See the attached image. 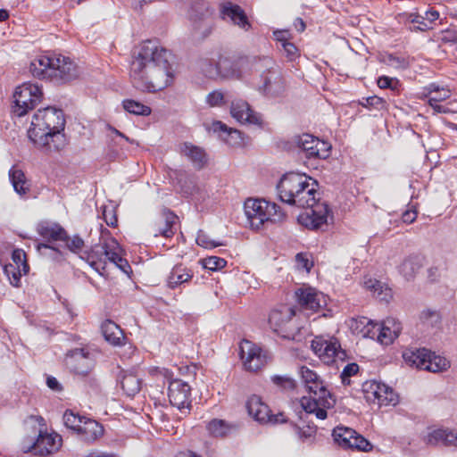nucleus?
<instances>
[{"mask_svg": "<svg viewBox=\"0 0 457 457\" xmlns=\"http://www.w3.org/2000/svg\"><path fill=\"white\" fill-rule=\"evenodd\" d=\"M317 188L318 182L315 179L295 173L284 175L277 186L281 202L299 208H310V211L298 216V221L313 230L328 225L330 212L325 202H319Z\"/></svg>", "mask_w": 457, "mask_h": 457, "instance_id": "f257e3e1", "label": "nucleus"}, {"mask_svg": "<svg viewBox=\"0 0 457 457\" xmlns=\"http://www.w3.org/2000/svg\"><path fill=\"white\" fill-rule=\"evenodd\" d=\"M170 52L157 41L146 40L135 47L130 63V78L137 89L160 91L171 82Z\"/></svg>", "mask_w": 457, "mask_h": 457, "instance_id": "f03ea898", "label": "nucleus"}, {"mask_svg": "<svg viewBox=\"0 0 457 457\" xmlns=\"http://www.w3.org/2000/svg\"><path fill=\"white\" fill-rule=\"evenodd\" d=\"M65 118L62 110L46 107L33 115L28 137L39 148L59 151L65 145Z\"/></svg>", "mask_w": 457, "mask_h": 457, "instance_id": "7ed1b4c3", "label": "nucleus"}, {"mask_svg": "<svg viewBox=\"0 0 457 457\" xmlns=\"http://www.w3.org/2000/svg\"><path fill=\"white\" fill-rule=\"evenodd\" d=\"M301 378L309 391L311 396H303L300 400L302 408L306 413H314L320 420H325L328 416L327 409L335 405V399L327 389L324 381L312 370L302 366L299 371Z\"/></svg>", "mask_w": 457, "mask_h": 457, "instance_id": "20e7f679", "label": "nucleus"}, {"mask_svg": "<svg viewBox=\"0 0 457 457\" xmlns=\"http://www.w3.org/2000/svg\"><path fill=\"white\" fill-rule=\"evenodd\" d=\"M253 71L260 76L256 89L266 97L281 96L286 89L285 80L276 62L270 56L254 57L252 60Z\"/></svg>", "mask_w": 457, "mask_h": 457, "instance_id": "39448f33", "label": "nucleus"}, {"mask_svg": "<svg viewBox=\"0 0 457 457\" xmlns=\"http://www.w3.org/2000/svg\"><path fill=\"white\" fill-rule=\"evenodd\" d=\"M244 209L247 220L253 229H259L265 221L278 223L287 218L280 206L264 199L249 198L245 202Z\"/></svg>", "mask_w": 457, "mask_h": 457, "instance_id": "423d86ee", "label": "nucleus"}, {"mask_svg": "<svg viewBox=\"0 0 457 457\" xmlns=\"http://www.w3.org/2000/svg\"><path fill=\"white\" fill-rule=\"evenodd\" d=\"M37 422L39 426L38 436L35 441L30 440L28 445H22L24 453H32L38 457H48L56 453L62 446V437L57 434L43 432L46 427L44 419L41 416L31 415L28 417L27 422Z\"/></svg>", "mask_w": 457, "mask_h": 457, "instance_id": "0eeeda50", "label": "nucleus"}, {"mask_svg": "<svg viewBox=\"0 0 457 457\" xmlns=\"http://www.w3.org/2000/svg\"><path fill=\"white\" fill-rule=\"evenodd\" d=\"M403 358L410 366L431 372L446 370L450 367V362L445 357L436 355L426 348H407L403 353Z\"/></svg>", "mask_w": 457, "mask_h": 457, "instance_id": "6e6552de", "label": "nucleus"}, {"mask_svg": "<svg viewBox=\"0 0 457 457\" xmlns=\"http://www.w3.org/2000/svg\"><path fill=\"white\" fill-rule=\"evenodd\" d=\"M13 97L15 104L13 112L17 116L21 117L41 102L43 93L37 85L25 82L16 87Z\"/></svg>", "mask_w": 457, "mask_h": 457, "instance_id": "1a4fd4ad", "label": "nucleus"}, {"mask_svg": "<svg viewBox=\"0 0 457 457\" xmlns=\"http://www.w3.org/2000/svg\"><path fill=\"white\" fill-rule=\"evenodd\" d=\"M115 249H120V245L116 239L111 238L103 244L95 245L88 251H84L80 258L100 275H104L107 262L111 261V255Z\"/></svg>", "mask_w": 457, "mask_h": 457, "instance_id": "9d476101", "label": "nucleus"}, {"mask_svg": "<svg viewBox=\"0 0 457 457\" xmlns=\"http://www.w3.org/2000/svg\"><path fill=\"white\" fill-rule=\"evenodd\" d=\"M363 393L367 402L377 403L379 407L398 403V395L393 388L378 381L364 383Z\"/></svg>", "mask_w": 457, "mask_h": 457, "instance_id": "9b49d317", "label": "nucleus"}, {"mask_svg": "<svg viewBox=\"0 0 457 457\" xmlns=\"http://www.w3.org/2000/svg\"><path fill=\"white\" fill-rule=\"evenodd\" d=\"M312 349L326 364H332L337 359L345 360L346 353L336 338L328 340L323 337H316L312 341Z\"/></svg>", "mask_w": 457, "mask_h": 457, "instance_id": "f8f14e48", "label": "nucleus"}, {"mask_svg": "<svg viewBox=\"0 0 457 457\" xmlns=\"http://www.w3.org/2000/svg\"><path fill=\"white\" fill-rule=\"evenodd\" d=\"M246 409L250 416L260 423H283L286 422L283 413L271 414L269 406L262 402L259 395H253L246 402Z\"/></svg>", "mask_w": 457, "mask_h": 457, "instance_id": "ddd939ff", "label": "nucleus"}, {"mask_svg": "<svg viewBox=\"0 0 457 457\" xmlns=\"http://www.w3.org/2000/svg\"><path fill=\"white\" fill-rule=\"evenodd\" d=\"M240 355L246 370L256 372L267 363L266 355L258 345L248 340H243L240 345Z\"/></svg>", "mask_w": 457, "mask_h": 457, "instance_id": "4468645a", "label": "nucleus"}, {"mask_svg": "<svg viewBox=\"0 0 457 457\" xmlns=\"http://www.w3.org/2000/svg\"><path fill=\"white\" fill-rule=\"evenodd\" d=\"M295 296L299 306L304 311L317 312L327 305L325 295L311 287L297 289Z\"/></svg>", "mask_w": 457, "mask_h": 457, "instance_id": "2eb2a0df", "label": "nucleus"}, {"mask_svg": "<svg viewBox=\"0 0 457 457\" xmlns=\"http://www.w3.org/2000/svg\"><path fill=\"white\" fill-rule=\"evenodd\" d=\"M54 66L51 80L58 83L70 82L79 76L77 65L69 58L62 55H55L54 59Z\"/></svg>", "mask_w": 457, "mask_h": 457, "instance_id": "dca6fc26", "label": "nucleus"}, {"mask_svg": "<svg viewBox=\"0 0 457 457\" xmlns=\"http://www.w3.org/2000/svg\"><path fill=\"white\" fill-rule=\"evenodd\" d=\"M66 366L74 373L87 375L94 366V360L84 348L71 350L65 357Z\"/></svg>", "mask_w": 457, "mask_h": 457, "instance_id": "f3484780", "label": "nucleus"}, {"mask_svg": "<svg viewBox=\"0 0 457 457\" xmlns=\"http://www.w3.org/2000/svg\"><path fill=\"white\" fill-rule=\"evenodd\" d=\"M295 314L292 309L283 312L273 310L269 316V324L272 330L287 339H295V332L291 329L292 317Z\"/></svg>", "mask_w": 457, "mask_h": 457, "instance_id": "a211bd4d", "label": "nucleus"}, {"mask_svg": "<svg viewBox=\"0 0 457 457\" xmlns=\"http://www.w3.org/2000/svg\"><path fill=\"white\" fill-rule=\"evenodd\" d=\"M372 326V333L370 337L377 336L378 341L382 345H389L399 336L401 332V325L396 323L394 319H387L382 324L369 322Z\"/></svg>", "mask_w": 457, "mask_h": 457, "instance_id": "6ab92c4d", "label": "nucleus"}, {"mask_svg": "<svg viewBox=\"0 0 457 457\" xmlns=\"http://www.w3.org/2000/svg\"><path fill=\"white\" fill-rule=\"evenodd\" d=\"M190 395L191 387L187 382L181 379H174L170 382L168 396L171 405L179 410L188 407L191 403Z\"/></svg>", "mask_w": 457, "mask_h": 457, "instance_id": "aec40b11", "label": "nucleus"}, {"mask_svg": "<svg viewBox=\"0 0 457 457\" xmlns=\"http://www.w3.org/2000/svg\"><path fill=\"white\" fill-rule=\"evenodd\" d=\"M189 16L196 33L203 37H207L211 33L212 23L209 18V10L204 3H197L192 6Z\"/></svg>", "mask_w": 457, "mask_h": 457, "instance_id": "412c9836", "label": "nucleus"}, {"mask_svg": "<svg viewBox=\"0 0 457 457\" xmlns=\"http://www.w3.org/2000/svg\"><path fill=\"white\" fill-rule=\"evenodd\" d=\"M230 113L240 123L261 124L262 118L254 112L249 104L242 99L234 100L231 103Z\"/></svg>", "mask_w": 457, "mask_h": 457, "instance_id": "4be33fe9", "label": "nucleus"}, {"mask_svg": "<svg viewBox=\"0 0 457 457\" xmlns=\"http://www.w3.org/2000/svg\"><path fill=\"white\" fill-rule=\"evenodd\" d=\"M54 54L37 55L29 64V71L33 77L51 80Z\"/></svg>", "mask_w": 457, "mask_h": 457, "instance_id": "5701e85b", "label": "nucleus"}, {"mask_svg": "<svg viewBox=\"0 0 457 457\" xmlns=\"http://www.w3.org/2000/svg\"><path fill=\"white\" fill-rule=\"evenodd\" d=\"M178 220V216L168 209H163L160 217L155 221L154 234L155 237L162 236L164 237H171L175 234L174 225Z\"/></svg>", "mask_w": 457, "mask_h": 457, "instance_id": "b1692460", "label": "nucleus"}, {"mask_svg": "<svg viewBox=\"0 0 457 457\" xmlns=\"http://www.w3.org/2000/svg\"><path fill=\"white\" fill-rule=\"evenodd\" d=\"M220 13L222 19H229L233 24L239 28L248 30L251 24L245 11L237 4L226 3L221 5Z\"/></svg>", "mask_w": 457, "mask_h": 457, "instance_id": "393cba45", "label": "nucleus"}, {"mask_svg": "<svg viewBox=\"0 0 457 457\" xmlns=\"http://www.w3.org/2000/svg\"><path fill=\"white\" fill-rule=\"evenodd\" d=\"M212 129L218 134L219 137L226 144L231 146H237L243 144L242 133L238 129L228 128L221 121H214L212 124Z\"/></svg>", "mask_w": 457, "mask_h": 457, "instance_id": "a878e982", "label": "nucleus"}, {"mask_svg": "<svg viewBox=\"0 0 457 457\" xmlns=\"http://www.w3.org/2000/svg\"><path fill=\"white\" fill-rule=\"evenodd\" d=\"M244 62V60L233 62L227 57H220L216 63L217 72L225 79H239L243 77V72L240 67Z\"/></svg>", "mask_w": 457, "mask_h": 457, "instance_id": "bb28decb", "label": "nucleus"}, {"mask_svg": "<svg viewBox=\"0 0 457 457\" xmlns=\"http://www.w3.org/2000/svg\"><path fill=\"white\" fill-rule=\"evenodd\" d=\"M180 153L192 162L196 170L203 169L207 162L204 149L191 143H183L180 146Z\"/></svg>", "mask_w": 457, "mask_h": 457, "instance_id": "cd10ccee", "label": "nucleus"}, {"mask_svg": "<svg viewBox=\"0 0 457 457\" xmlns=\"http://www.w3.org/2000/svg\"><path fill=\"white\" fill-rule=\"evenodd\" d=\"M78 433L83 441L91 443L103 436L104 428L97 421L85 417Z\"/></svg>", "mask_w": 457, "mask_h": 457, "instance_id": "c85d7f7f", "label": "nucleus"}, {"mask_svg": "<svg viewBox=\"0 0 457 457\" xmlns=\"http://www.w3.org/2000/svg\"><path fill=\"white\" fill-rule=\"evenodd\" d=\"M119 383L124 395L134 397L141 389L142 381L133 372L121 371L119 375Z\"/></svg>", "mask_w": 457, "mask_h": 457, "instance_id": "c756f323", "label": "nucleus"}, {"mask_svg": "<svg viewBox=\"0 0 457 457\" xmlns=\"http://www.w3.org/2000/svg\"><path fill=\"white\" fill-rule=\"evenodd\" d=\"M294 142L306 154L307 158H313L314 154H318L319 149L317 145H325L323 140H320L311 134L295 136Z\"/></svg>", "mask_w": 457, "mask_h": 457, "instance_id": "7c9ffc66", "label": "nucleus"}, {"mask_svg": "<svg viewBox=\"0 0 457 457\" xmlns=\"http://www.w3.org/2000/svg\"><path fill=\"white\" fill-rule=\"evenodd\" d=\"M37 230L43 238L47 240L62 241L68 238L66 230L57 223H40Z\"/></svg>", "mask_w": 457, "mask_h": 457, "instance_id": "2f4dec72", "label": "nucleus"}, {"mask_svg": "<svg viewBox=\"0 0 457 457\" xmlns=\"http://www.w3.org/2000/svg\"><path fill=\"white\" fill-rule=\"evenodd\" d=\"M101 328L105 340L113 345H120L125 339L123 331L112 320H105Z\"/></svg>", "mask_w": 457, "mask_h": 457, "instance_id": "473e14b6", "label": "nucleus"}, {"mask_svg": "<svg viewBox=\"0 0 457 457\" xmlns=\"http://www.w3.org/2000/svg\"><path fill=\"white\" fill-rule=\"evenodd\" d=\"M422 257L419 255L409 256L400 265L399 271L406 280L412 279L422 267Z\"/></svg>", "mask_w": 457, "mask_h": 457, "instance_id": "72a5a7b5", "label": "nucleus"}, {"mask_svg": "<svg viewBox=\"0 0 457 457\" xmlns=\"http://www.w3.org/2000/svg\"><path fill=\"white\" fill-rule=\"evenodd\" d=\"M9 178L13 187L14 191L20 195H24L29 191V184L26 179L24 172L16 167H12L9 170Z\"/></svg>", "mask_w": 457, "mask_h": 457, "instance_id": "f704fd0d", "label": "nucleus"}, {"mask_svg": "<svg viewBox=\"0 0 457 457\" xmlns=\"http://www.w3.org/2000/svg\"><path fill=\"white\" fill-rule=\"evenodd\" d=\"M193 278V273L181 265L175 266L167 279L170 288H175L179 285L188 282Z\"/></svg>", "mask_w": 457, "mask_h": 457, "instance_id": "c9c22d12", "label": "nucleus"}, {"mask_svg": "<svg viewBox=\"0 0 457 457\" xmlns=\"http://www.w3.org/2000/svg\"><path fill=\"white\" fill-rule=\"evenodd\" d=\"M356 431L346 427H337L333 429L332 436L335 442L345 449H350Z\"/></svg>", "mask_w": 457, "mask_h": 457, "instance_id": "e433bc0d", "label": "nucleus"}, {"mask_svg": "<svg viewBox=\"0 0 457 457\" xmlns=\"http://www.w3.org/2000/svg\"><path fill=\"white\" fill-rule=\"evenodd\" d=\"M231 426L223 420L213 419L206 426L211 436L215 437H224L228 435Z\"/></svg>", "mask_w": 457, "mask_h": 457, "instance_id": "4c0bfd02", "label": "nucleus"}, {"mask_svg": "<svg viewBox=\"0 0 457 457\" xmlns=\"http://www.w3.org/2000/svg\"><path fill=\"white\" fill-rule=\"evenodd\" d=\"M124 110L135 115L148 116L151 114V108L133 99H125L122 102Z\"/></svg>", "mask_w": 457, "mask_h": 457, "instance_id": "58836bf2", "label": "nucleus"}, {"mask_svg": "<svg viewBox=\"0 0 457 457\" xmlns=\"http://www.w3.org/2000/svg\"><path fill=\"white\" fill-rule=\"evenodd\" d=\"M270 380L282 392L294 391L296 387L295 380L287 375H274Z\"/></svg>", "mask_w": 457, "mask_h": 457, "instance_id": "ea45409f", "label": "nucleus"}, {"mask_svg": "<svg viewBox=\"0 0 457 457\" xmlns=\"http://www.w3.org/2000/svg\"><path fill=\"white\" fill-rule=\"evenodd\" d=\"M381 62L395 70H405L410 66L408 58L403 56H396L392 54L383 56Z\"/></svg>", "mask_w": 457, "mask_h": 457, "instance_id": "a19ab883", "label": "nucleus"}, {"mask_svg": "<svg viewBox=\"0 0 457 457\" xmlns=\"http://www.w3.org/2000/svg\"><path fill=\"white\" fill-rule=\"evenodd\" d=\"M365 287L374 294H377L378 297H380L381 300L387 301V298L391 297L390 289L387 287L384 288L383 284L377 279L365 281Z\"/></svg>", "mask_w": 457, "mask_h": 457, "instance_id": "79ce46f5", "label": "nucleus"}, {"mask_svg": "<svg viewBox=\"0 0 457 457\" xmlns=\"http://www.w3.org/2000/svg\"><path fill=\"white\" fill-rule=\"evenodd\" d=\"M408 21L412 24V26L410 27L411 31H427L432 29L429 21H427L423 15L418 13H410L408 15Z\"/></svg>", "mask_w": 457, "mask_h": 457, "instance_id": "37998d69", "label": "nucleus"}, {"mask_svg": "<svg viewBox=\"0 0 457 457\" xmlns=\"http://www.w3.org/2000/svg\"><path fill=\"white\" fill-rule=\"evenodd\" d=\"M84 418V416H80L68 410L63 414V423L66 428L78 432Z\"/></svg>", "mask_w": 457, "mask_h": 457, "instance_id": "c03bdc74", "label": "nucleus"}, {"mask_svg": "<svg viewBox=\"0 0 457 457\" xmlns=\"http://www.w3.org/2000/svg\"><path fill=\"white\" fill-rule=\"evenodd\" d=\"M4 272L8 277L10 283L14 287H20L21 278L23 274L22 269L17 268L14 264H6Z\"/></svg>", "mask_w": 457, "mask_h": 457, "instance_id": "a18cd8bd", "label": "nucleus"}, {"mask_svg": "<svg viewBox=\"0 0 457 457\" xmlns=\"http://www.w3.org/2000/svg\"><path fill=\"white\" fill-rule=\"evenodd\" d=\"M12 264L17 268L22 269L23 274L26 275L29 270V266L27 262L26 253L22 249H14L12 253Z\"/></svg>", "mask_w": 457, "mask_h": 457, "instance_id": "49530a36", "label": "nucleus"}, {"mask_svg": "<svg viewBox=\"0 0 457 457\" xmlns=\"http://www.w3.org/2000/svg\"><path fill=\"white\" fill-rule=\"evenodd\" d=\"M447 435V429L438 428L428 433L424 436V442L428 445H436L438 444L443 445L444 436Z\"/></svg>", "mask_w": 457, "mask_h": 457, "instance_id": "de8ad7c7", "label": "nucleus"}, {"mask_svg": "<svg viewBox=\"0 0 457 457\" xmlns=\"http://www.w3.org/2000/svg\"><path fill=\"white\" fill-rule=\"evenodd\" d=\"M203 265L205 269L216 271L227 265V261L218 256H210L203 260Z\"/></svg>", "mask_w": 457, "mask_h": 457, "instance_id": "09e8293b", "label": "nucleus"}, {"mask_svg": "<svg viewBox=\"0 0 457 457\" xmlns=\"http://www.w3.org/2000/svg\"><path fill=\"white\" fill-rule=\"evenodd\" d=\"M350 449H355L362 452H370L372 449V445L370 443V441H368L366 438H364L362 436L356 432L352 441Z\"/></svg>", "mask_w": 457, "mask_h": 457, "instance_id": "8fccbe9b", "label": "nucleus"}, {"mask_svg": "<svg viewBox=\"0 0 457 457\" xmlns=\"http://www.w3.org/2000/svg\"><path fill=\"white\" fill-rule=\"evenodd\" d=\"M120 248L115 249V251H113L112 254L111 255L110 262L114 263L120 270L126 274H129V272L131 270V267L129 262L120 255Z\"/></svg>", "mask_w": 457, "mask_h": 457, "instance_id": "3c124183", "label": "nucleus"}, {"mask_svg": "<svg viewBox=\"0 0 457 457\" xmlns=\"http://www.w3.org/2000/svg\"><path fill=\"white\" fill-rule=\"evenodd\" d=\"M377 84L378 87L385 89L389 88L393 91H397L401 87L400 81L396 78L387 76H381L378 79Z\"/></svg>", "mask_w": 457, "mask_h": 457, "instance_id": "603ef678", "label": "nucleus"}, {"mask_svg": "<svg viewBox=\"0 0 457 457\" xmlns=\"http://www.w3.org/2000/svg\"><path fill=\"white\" fill-rule=\"evenodd\" d=\"M429 88L431 96L428 97V102L439 103L450 97V91L447 89L442 88L440 90L435 85H430Z\"/></svg>", "mask_w": 457, "mask_h": 457, "instance_id": "864d4df0", "label": "nucleus"}, {"mask_svg": "<svg viewBox=\"0 0 457 457\" xmlns=\"http://www.w3.org/2000/svg\"><path fill=\"white\" fill-rule=\"evenodd\" d=\"M122 145L120 144V140H116V138L111 137L110 141L108 143V148L106 151V158L109 161H114L120 157L121 154L117 147L121 148Z\"/></svg>", "mask_w": 457, "mask_h": 457, "instance_id": "5fc2aeb1", "label": "nucleus"}, {"mask_svg": "<svg viewBox=\"0 0 457 457\" xmlns=\"http://www.w3.org/2000/svg\"><path fill=\"white\" fill-rule=\"evenodd\" d=\"M62 241L66 243L67 248L74 253H80L85 245L84 240L78 235L72 237L68 236V238Z\"/></svg>", "mask_w": 457, "mask_h": 457, "instance_id": "6e6d98bb", "label": "nucleus"}, {"mask_svg": "<svg viewBox=\"0 0 457 457\" xmlns=\"http://www.w3.org/2000/svg\"><path fill=\"white\" fill-rule=\"evenodd\" d=\"M196 244L204 248H215L217 246L222 245V243L215 242L212 240L207 234L204 231L200 230L196 236Z\"/></svg>", "mask_w": 457, "mask_h": 457, "instance_id": "4d7b16f0", "label": "nucleus"}, {"mask_svg": "<svg viewBox=\"0 0 457 457\" xmlns=\"http://www.w3.org/2000/svg\"><path fill=\"white\" fill-rule=\"evenodd\" d=\"M280 50L283 51L284 55L288 61H295L299 56V50L295 45L290 41L280 45Z\"/></svg>", "mask_w": 457, "mask_h": 457, "instance_id": "13d9d810", "label": "nucleus"}, {"mask_svg": "<svg viewBox=\"0 0 457 457\" xmlns=\"http://www.w3.org/2000/svg\"><path fill=\"white\" fill-rule=\"evenodd\" d=\"M359 371V366L358 364L353 362V363H349L347 364L344 369H343V371L341 373V379H342V383L344 385H349L350 384V378L355 374H357V372Z\"/></svg>", "mask_w": 457, "mask_h": 457, "instance_id": "bf43d9fd", "label": "nucleus"}, {"mask_svg": "<svg viewBox=\"0 0 457 457\" xmlns=\"http://www.w3.org/2000/svg\"><path fill=\"white\" fill-rule=\"evenodd\" d=\"M363 107H374L376 109L383 108L385 101L377 96H369L363 98L362 102L360 103Z\"/></svg>", "mask_w": 457, "mask_h": 457, "instance_id": "052dcab7", "label": "nucleus"}, {"mask_svg": "<svg viewBox=\"0 0 457 457\" xmlns=\"http://www.w3.org/2000/svg\"><path fill=\"white\" fill-rule=\"evenodd\" d=\"M224 95L221 91H212L206 96V102L210 106H220L223 104Z\"/></svg>", "mask_w": 457, "mask_h": 457, "instance_id": "680f3d73", "label": "nucleus"}, {"mask_svg": "<svg viewBox=\"0 0 457 457\" xmlns=\"http://www.w3.org/2000/svg\"><path fill=\"white\" fill-rule=\"evenodd\" d=\"M296 432L299 436V438L303 441H308L312 439L316 435V428L308 426L305 428H301L299 427H296Z\"/></svg>", "mask_w": 457, "mask_h": 457, "instance_id": "e2e57ef3", "label": "nucleus"}, {"mask_svg": "<svg viewBox=\"0 0 457 457\" xmlns=\"http://www.w3.org/2000/svg\"><path fill=\"white\" fill-rule=\"evenodd\" d=\"M103 218L110 227H116L118 223L117 216L112 208L104 206L103 209Z\"/></svg>", "mask_w": 457, "mask_h": 457, "instance_id": "0e129e2a", "label": "nucleus"}, {"mask_svg": "<svg viewBox=\"0 0 457 457\" xmlns=\"http://www.w3.org/2000/svg\"><path fill=\"white\" fill-rule=\"evenodd\" d=\"M273 37L278 43L282 45L290 40L291 33L287 29L275 30L273 32Z\"/></svg>", "mask_w": 457, "mask_h": 457, "instance_id": "69168bd1", "label": "nucleus"}, {"mask_svg": "<svg viewBox=\"0 0 457 457\" xmlns=\"http://www.w3.org/2000/svg\"><path fill=\"white\" fill-rule=\"evenodd\" d=\"M443 445L457 447V432L447 429V435L444 436Z\"/></svg>", "mask_w": 457, "mask_h": 457, "instance_id": "338daca9", "label": "nucleus"}, {"mask_svg": "<svg viewBox=\"0 0 457 457\" xmlns=\"http://www.w3.org/2000/svg\"><path fill=\"white\" fill-rule=\"evenodd\" d=\"M46 385L50 389L55 392H60L62 390V386L54 377L48 376L46 378Z\"/></svg>", "mask_w": 457, "mask_h": 457, "instance_id": "774afa93", "label": "nucleus"}]
</instances>
